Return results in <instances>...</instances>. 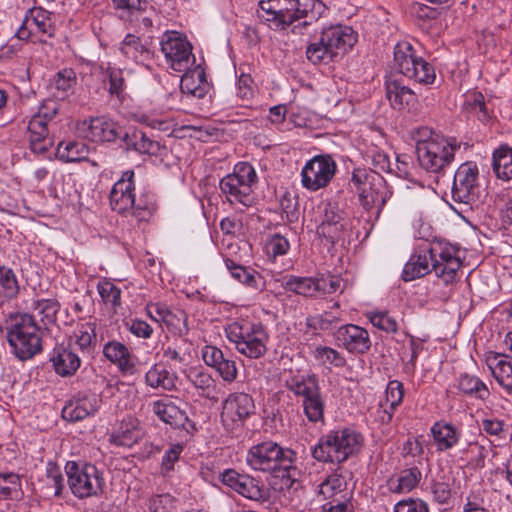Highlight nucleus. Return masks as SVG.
<instances>
[{"instance_id": "obj_1", "label": "nucleus", "mask_w": 512, "mask_h": 512, "mask_svg": "<svg viewBox=\"0 0 512 512\" xmlns=\"http://www.w3.org/2000/svg\"><path fill=\"white\" fill-rule=\"evenodd\" d=\"M459 248L445 242L421 245L405 264L402 278L412 281L433 271L447 285L456 281L462 267Z\"/></svg>"}, {"instance_id": "obj_2", "label": "nucleus", "mask_w": 512, "mask_h": 512, "mask_svg": "<svg viewBox=\"0 0 512 512\" xmlns=\"http://www.w3.org/2000/svg\"><path fill=\"white\" fill-rule=\"evenodd\" d=\"M3 331L10 352L20 361L31 360L43 349L44 332L29 313H10L4 320Z\"/></svg>"}, {"instance_id": "obj_3", "label": "nucleus", "mask_w": 512, "mask_h": 512, "mask_svg": "<svg viewBox=\"0 0 512 512\" xmlns=\"http://www.w3.org/2000/svg\"><path fill=\"white\" fill-rule=\"evenodd\" d=\"M326 10L320 0H262L257 11L259 19L273 29H285L295 21L308 17V10Z\"/></svg>"}, {"instance_id": "obj_4", "label": "nucleus", "mask_w": 512, "mask_h": 512, "mask_svg": "<svg viewBox=\"0 0 512 512\" xmlns=\"http://www.w3.org/2000/svg\"><path fill=\"white\" fill-rule=\"evenodd\" d=\"M362 442V435L352 429L330 431L319 439L312 455L320 462L343 463L359 451Z\"/></svg>"}, {"instance_id": "obj_5", "label": "nucleus", "mask_w": 512, "mask_h": 512, "mask_svg": "<svg viewBox=\"0 0 512 512\" xmlns=\"http://www.w3.org/2000/svg\"><path fill=\"white\" fill-rule=\"evenodd\" d=\"M225 333L235 349L249 359H259L267 352L269 336L260 323L235 321L227 325Z\"/></svg>"}, {"instance_id": "obj_6", "label": "nucleus", "mask_w": 512, "mask_h": 512, "mask_svg": "<svg viewBox=\"0 0 512 512\" xmlns=\"http://www.w3.org/2000/svg\"><path fill=\"white\" fill-rule=\"evenodd\" d=\"M257 181L254 167L248 162H240L235 165L232 173L220 180L219 188L231 205L247 208L254 202L252 186Z\"/></svg>"}, {"instance_id": "obj_7", "label": "nucleus", "mask_w": 512, "mask_h": 512, "mask_svg": "<svg viewBox=\"0 0 512 512\" xmlns=\"http://www.w3.org/2000/svg\"><path fill=\"white\" fill-rule=\"evenodd\" d=\"M295 452L284 449L275 442L267 441L252 446L247 453L246 462L255 471L273 472L277 469L288 471L295 460Z\"/></svg>"}, {"instance_id": "obj_8", "label": "nucleus", "mask_w": 512, "mask_h": 512, "mask_svg": "<svg viewBox=\"0 0 512 512\" xmlns=\"http://www.w3.org/2000/svg\"><path fill=\"white\" fill-rule=\"evenodd\" d=\"M393 66L399 73L420 84H432L436 78L434 67L417 56L414 47L407 41L395 45Z\"/></svg>"}, {"instance_id": "obj_9", "label": "nucleus", "mask_w": 512, "mask_h": 512, "mask_svg": "<svg viewBox=\"0 0 512 512\" xmlns=\"http://www.w3.org/2000/svg\"><path fill=\"white\" fill-rule=\"evenodd\" d=\"M66 475L71 492L80 499L97 496L103 491L102 473L92 464L66 461Z\"/></svg>"}, {"instance_id": "obj_10", "label": "nucleus", "mask_w": 512, "mask_h": 512, "mask_svg": "<svg viewBox=\"0 0 512 512\" xmlns=\"http://www.w3.org/2000/svg\"><path fill=\"white\" fill-rule=\"evenodd\" d=\"M459 148L456 139L421 144L416 152L419 165L427 172L438 173L453 161L454 153Z\"/></svg>"}, {"instance_id": "obj_11", "label": "nucleus", "mask_w": 512, "mask_h": 512, "mask_svg": "<svg viewBox=\"0 0 512 512\" xmlns=\"http://www.w3.org/2000/svg\"><path fill=\"white\" fill-rule=\"evenodd\" d=\"M479 169L476 163H462L454 174L451 195L453 201L473 205L479 197Z\"/></svg>"}, {"instance_id": "obj_12", "label": "nucleus", "mask_w": 512, "mask_h": 512, "mask_svg": "<svg viewBox=\"0 0 512 512\" xmlns=\"http://www.w3.org/2000/svg\"><path fill=\"white\" fill-rule=\"evenodd\" d=\"M161 50L170 67L177 72L186 71L195 61L190 43L175 31L164 35Z\"/></svg>"}, {"instance_id": "obj_13", "label": "nucleus", "mask_w": 512, "mask_h": 512, "mask_svg": "<svg viewBox=\"0 0 512 512\" xmlns=\"http://www.w3.org/2000/svg\"><path fill=\"white\" fill-rule=\"evenodd\" d=\"M336 165L330 156H315L301 171L302 185L316 191L328 185L335 174Z\"/></svg>"}, {"instance_id": "obj_14", "label": "nucleus", "mask_w": 512, "mask_h": 512, "mask_svg": "<svg viewBox=\"0 0 512 512\" xmlns=\"http://www.w3.org/2000/svg\"><path fill=\"white\" fill-rule=\"evenodd\" d=\"M75 132L79 137L92 142H111L123 137L120 127L105 117L78 121L75 125Z\"/></svg>"}, {"instance_id": "obj_15", "label": "nucleus", "mask_w": 512, "mask_h": 512, "mask_svg": "<svg viewBox=\"0 0 512 512\" xmlns=\"http://www.w3.org/2000/svg\"><path fill=\"white\" fill-rule=\"evenodd\" d=\"M334 337L337 345L350 353L365 354L371 348L369 332L355 324L340 326L335 332Z\"/></svg>"}, {"instance_id": "obj_16", "label": "nucleus", "mask_w": 512, "mask_h": 512, "mask_svg": "<svg viewBox=\"0 0 512 512\" xmlns=\"http://www.w3.org/2000/svg\"><path fill=\"white\" fill-rule=\"evenodd\" d=\"M47 112L41 111L34 114L27 125V139L30 149L35 154H44L53 141L49 136L50 125Z\"/></svg>"}, {"instance_id": "obj_17", "label": "nucleus", "mask_w": 512, "mask_h": 512, "mask_svg": "<svg viewBox=\"0 0 512 512\" xmlns=\"http://www.w3.org/2000/svg\"><path fill=\"white\" fill-rule=\"evenodd\" d=\"M134 190V172L128 170L123 173L110 191L109 200L112 210L120 214L129 212L134 203Z\"/></svg>"}, {"instance_id": "obj_18", "label": "nucleus", "mask_w": 512, "mask_h": 512, "mask_svg": "<svg viewBox=\"0 0 512 512\" xmlns=\"http://www.w3.org/2000/svg\"><path fill=\"white\" fill-rule=\"evenodd\" d=\"M320 37L335 57L346 53L357 42V35L354 30L345 25H331L322 30Z\"/></svg>"}, {"instance_id": "obj_19", "label": "nucleus", "mask_w": 512, "mask_h": 512, "mask_svg": "<svg viewBox=\"0 0 512 512\" xmlns=\"http://www.w3.org/2000/svg\"><path fill=\"white\" fill-rule=\"evenodd\" d=\"M345 221L342 212L334 204H325L323 218L317 227V234L334 244L342 236L345 229Z\"/></svg>"}, {"instance_id": "obj_20", "label": "nucleus", "mask_w": 512, "mask_h": 512, "mask_svg": "<svg viewBox=\"0 0 512 512\" xmlns=\"http://www.w3.org/2000/svg\"><path fill=\"white\" fill-rule=\"evenodd\" d=\"M358 198L360 204L367 211L374 208L377 213L383 208L388 198V191L385 187L384 179L379 175H372L371 183H366L358 189Z\"/></svg>"}, {"instance_id": "obj_21", "label": "nucleus", "mask_w": 512, "mask_h": 512, "mask_svg": "<svg viewBox=\"0 0 512 512\" xmlns=\"http://www.w3.org/2000/svg\"><path fill=\"white\" fill-rule=\"evenodd\" d=\"M485 362L497 383L512 395V357L490 351L485 355Z\"/></svg>"}, {"instance_id": "obj_22", "label": "nucleus", "mask_w": 512, "mask_h": 512, "mask_svg": "<svg viewBox=\"0 0 512 512\" xmlns=\"http://www.w3.org/2000/svg\"><path fill=\"white\" fill-rule=\"evenodd\" d=\"M254 409V401L249 394L232 393L224 401L222 418L242 422L254 412Z\"/></svg>"}, {"instance_id": "obj_23", "label": "nucleus", "mask_w": 512, "mask_h": 512, "mask_svg": "<svg viewBox=\"0 0 512 512\" xmlns=\"http://www.w3.org/2000/svg\"><path fill=\"white\" fill-rule=\"evenodd\" d=\"M104 356L117 365L123 375H134L137 372L134 357L126 345L119 341H110L103 347Z\"/></svg>"}, {"instance_id": "obj_24", "label": "nucleus", "mask_w": 512, "mask_h": 512, "mask_svg": "<svg viewBox=\"0 0 512 512\" xmlns=\"http://www.w3.org/2000/svg\"><path fill=\"white\" fill-rule=\"evenodd\" d=\"M489 451V447L478 441H468L458 448L454 457L463 466L471 469H482L485 467V459Z\"/></svg>"}, {"instance_id": "obj_25", "label": "nucleus", "mask_w": 512, "mask_h": 512, "mask_svg": "<svg viewBox=\"0 0 512 512\" xmlns=\"http://www.w3.org/2000/svg\"><path fill=\"white\" fill-rule=\"evenodd\" d=\"M152 411L161 421L173 428H185L186 423L189 421L186 411L169 398L154 401Z\"/></svg>"}, {"instance_id": "obj_26", "label": "nucleus", "mask_w": 512, "mask_h": 512, "mask_svg": "<svg viewBox=\"0 0 512 512\" xmlns=\"http://www.w3.org/2000/svg\"><path fill=\"white\" fill-rule=\"evenodd\" d=\"M143 437L140 422L133 417L124 419L110 435V442L116 446L131 447Z\"/></svg>"}, {"instance_id": "obj_27", "label": "nucleus", "mask_w": 512, "mask_h": 512, "mask_svg": "<svg viewBox=\"0 0 512 512\" xmlns=\"http://www.w3.org/2000/svg\"><path fill=\"white\" fill-rule=\"evenodd\" d=\"M68 409L70 410L66 421L76 422L83 420L98 410L97 397L89 393H78L66 404V410Z\"/></svg>"}, {"instance_id": "obj_28", "label": "nucleus", "mask_w": 512, "mask_h": 512, "mask_svg": "<svg viewBox=\"0 0 512 512\" xmlns=\"http://www.w3.org/2000/svg\"><path fill=\"white\" fill-rule=\"evenodd\" d=\"M287 389L296 397L308 400L321 392L316 374L295 375L286 380Z\"/></svg>"}, {"instance_id": "obj_29", "label": "nucleus", "mask_w": 512, "mask_h": 512, "mask_svg": "<svg viewBox=\"0 0 512 512\" xmlns=\"http://www.w3.org/2000/svg\"><path fill=\"white\" fill-rule=\"evenodd\" d=\"M183 72L180 84L182 92L197 98L204 97L209 88L204 69L197 65L193 69L189 67Z\"/></svg>"}, {"instance_id": "obj_30", "label": "nucleus", "mask_w": 512, "mask_h": 512, "mask_svg": "<svg viewBox=\"0 0 512 512\" xmlns=\"http://www.w3.org/2000/svg\"><path fill=\"white\" fill-rule=\"evenodd\" d=\"M31 310L32 313L29 314L33 315L35 320L39 317L37 322L45 332L51 330V326L56 325V314L60 310V304L54 299H37L33 300Z\"/></svg>"}, {"instance_id": "obj_31", "label": "nucleus", "mask_w": 512, "mask_h": 512, "mask_svg": "<svg viewBox=\"0 0 512 512\" xmlns=\"http://www.w3.org/2000/svg\"><path fill=\"white\" fill-rule=\"evenodd\" d=\"M178 377L162 363H156L145 374V383L153 389L172 391L176 388Z\"/></svg>"}, {"instance_id": "obj_32", "label": "nucleus", "mask_w": 512, "mask_h": 512, "mask_svg": "<svg viewBox=\"0 0 512 512\" xmlns=\"http://www.w3.org/2000/svg\"><path fill=\"white\" fill-rule=\"evenodd\" d=\"M121 20L136 23L148 9L154 10L146 0H112Z\"/></svg>"}, {"instance_id": "obj_33", "label": "nucleus", "mask_w": 512, "mask_h": 512, "mask_svg": "<svg viewBox=\"0 0 512 512\" xmlns=\"http://www.w3.org/2000/svg\"><path fill=\"white\" fill-rule=\"evenodd\" d=\"M386 96L394 109L402 110L416 101L415 93L396 80L386 82Z\"/></svg>"}, {"instance_id": "obj_34", "label": "nucleus", "mask_w": 512, "mask_h": 512, "mask_svg": "<svg viewBox=\"0 0 512 512\" xmlns=\"http://www.w3.org/2000/svg\"><path fill=\"white\" fill-rule=\"evenodd\" d=\"M319 285L318 278L294 275L285 277L282 282V287L285 290L305 297H319Z\"/></svg>"}, {"instance_id": "obj_35", "label": "nucleus", "mask_w": 512, "mask_h": 512, "mask_svg": "<svg viewBox=\"0 0 512 512\" xmlns=\"http://www.w3.org/2000/svg\"><path fill=\"white\" fill-rule=\"evenodd\" d=\"M129 149L140 154L160 155L162 146L159 142L151 140L144 132L134 130L131 134L125 132L122 137Z\"/></svg>"}, {"instance_id": "obj_36", "label": "nucleus", "mask_w": 512, "mask_h": 512, "mask_svg": "<svg viewBox=\"0 0 512 512\" xmlns=\"http://www.w3.org/2000/svg\"><path fill=\"white\" fill-rule=\"evenodd\" d=\"M431 433L440 451L451 449L460 439V432L448 423L436 422L431 428Z\"/></svg>"}, {"instance_id": "obj_37", "label": "nucleus", "mask_w": 512, "mask_h": 512, "mask_svg": "<svg viewBox=\"0 0 512 512\" xmlns=\"http://www.w3.org/2000/svg\"><path fill=\"white\" fill-rule=\"evenodd\" d=\"M188 381L198 390L199 396L215 399L217 396V383L211 374L204 371L193 370L188 374Z\"/></svg>"}, {"instance_id": "obj_38", "label": "nucleus", "mask_w": 512, "mask_h": 512, "mask_svg": "<svg viewBox=\"0 0 512 512\" xmlns=\"http://www.w3.org/2000/svg\"><path fill=\"white\" fill-rule=\"evenodd\" d=\"M20 292V284L15 271L0 265V298L2 301L15 299Z\"/></svg>"}, {"instance_id": "obj_39", "label": "nucleus", "mask_w": 512, "mask_h": 512, "mask_svg": "<svg viewBox=\"0 0 512 512\" xmlns=\"http://www.w3.org/2000/svg\"><path fill=\"white\" fill-rule=\"evenodd\" d=\"M493 169L497 178L512 180V148L501 146L493 154Z\"/></svg>"}, {"instance_id": "obj_40", "label": "nucleus", "mask_w": 512, "mask_h": 512, "mask_svg": "<svg viewBox=\"0 0 512 512\" xmlns=\"http://www.w3.org/2000/svg\"><path fill=\"white\" fill-rule=\"evenodd\" d=\"M22 494L20 476L14 472H0V500L18 499Z\"/></svg>"}, {"instance_id": "obj_41", "label": "nucleus", "mask_w": 512, "mask_h": 512, "mask_svg": "<svg viewBox=\"0 0 512 512\" xmlns=\"http://www.w3.org/2000/svg\"><path fill=\"white\" fill-rule=\"evenodd\" d=\"M120 51L129 59L136 62L150 58V51L139 37L128 34L121 43Z\"/></svg>"}, {"instance_id": "obj_42", "label": "nucleus", "mask_w": 512, "mask_h": 512, "mask_svg": "<svg viewBox=\"0 0 512 512\" xmlns=\"http://www.w3.org/2000/svg\"><path fill=\"white\" fill-rule=\"evenodd\" d=\"M25 19L36 34L48 35L49 37L54 35L55 28L52 25L48 13L41 8H33L29 10V15L25 16Z\"/></svg>"}, {"instance_id": "obj_43", "label": "nucleus", "mask_w": 512, "mask_h": 512, "mask_svg": "<svg viewBox=\"0 0 512 512\" xmlns=\"http://www.w3.org/2000/svg\"><path fill=\"white\" fill-rule=\"evenodd\" d=\"M458 389L466 395L485 400L490 392L485 383L476 376L464 374L458 379Z\"/></svg>"}, {"instance_id": "obj_44", "label": "nucleus", "mask_w": 512, "mask_h": 512, "mask_svg": "<svg viewBox=\"0 0 512 512\" xmlns=\"http://www.w3.org/2000/svg\"><path fill=\"white\" fill-rule=\"evenodd\" d=\"M156 211V203L153 195L142 194L138 198L134 196V203L130 213L138 222H147Z\"/></svg>"}, {"instance_id": "obj_45", "label": "nucleus", "mask_w": 512, "mask_h": 512, "mask_svg": "<svg viewBox=\"0 0 512 512\" xmlns=\"http://www.w3.org/2000/svg\"><path fill=\"white\" fill-rule=\"evenodd\" d=\"M241 479L235 490L237 493L255 501L266 500L268 491L263 484L248 475H244Z\"/></svg>"}, {"instance_id": "obj_46", "label": "nucleus", "mask_w": 512, "mask_h": 512, "mask_svg": "<svg viewBox=\"0 0 512 512\" xmlns=\"http://www.w3.org/2000/svg\"><path fill=\"white\" fill-rule=\"evenodd\" d=\"M420 479L421 472L417 468L403 470L397 480L390 482V490L394 493H408L418 485Z\"/></svg>"}, {"instance_id": "obj_47", "label": "nucleus", "mask_w": 512, "mask_h": 512, "mask_svg": "<svg viewBox=\"0 0 512 512\" xmlns=\"http://www.w3.org/2000/svg\"><path fill=\"white\" fill-rule=\"evenodd\" d=\"M306 58L312 64L319 65L328 64L336 57L332 53V50L325 43H322V38L320 37L318 41L307 46Z\"/></svg>"}, {"instance_id": "obj_48", "label": "nucleus", "mask_w": 512, "mask_h": 512, "mask_svg": "<svg viewBox=\"0 0 512 512\" xmlns=\"http://www.w3.org/2000/svg\"><path fill=\"white\" fill-rule=\"evenodd\" d=\"M301 406L304 415L310 422L318 423L324 421L325 401L321 392L308 400H301Z\"/></svg>"}, {"instance_id": "obj_49", "label": "nucleus", "mask_w": 512, "mask_h": 512, "mask_svg": "<svg viewBox=\"0 0 512 512\" xmlns=\"http://www.w3.org/2000/svg\"><path fill=\"white\" fill-rule=\"evenodd\" d=\"M225 265L234 279L247 286L257 288V273L254 270H249L246 267L237 264L232 259H226Z\"/></svg>"}, {"instance_id": "obj_50", "label": "nucleus", "mask_w": 512, "mask_h": 512, "mask_svg": "<svg viewBox=\"0 0 512 512\" xmlns=\"http://www.w3.org/2000/svg\"><path fill=\"white\" fill-rule=\"evenodd\" d=\"M313 356L322 364H330L337 368H341L346 365L345 357L336 349L328 346H317L313 350Z\"/></svg>"}, {"instance_id": "obj_51", "label": "nucleus", "mask_w": 512, "mask_h": 512, "mask_svg": "<svg viewBox=\"0 0 512 512\" xmlns=\"http://www.w3.org/2000/svg\"><path fill=\"white\" fill-rule=\"evenodd\" d=\"M93 339H95L94 329L90 325H87L82 327L78 333L69 336L68 347L72 350H76V347H78L82 352L89 351Z\"/></svg>"}, {"instance_id": "obj_52", "label": "nucleus", "mask_w": 512, "mask_h": 512, "mask_svg": "<svg viewBox=\"0 0 512 512\" xmlns=\"http://www.w3.org/2000/svg\"><path fill=\"white\" fill-rule=\"evenodd\" d=\"M346 488V482L344 478L337 474L333 473L329 475L320 485H319V493L325 498H333L335 495L343 492Z\"/></svg>"}, {"instance_id": "obj_53", "label": "nucleus", "mask_w": 512, "mask_h": 512, "mask_svg": "<svg viewBox=\"0 0 512 512\" xmlns=\"http://www.w3.org/2000/svg\"><path fill=\"white\" fill-rule=\"evenodd\" d=\"M98 292L106 304H111L115 308L121 305V290L112 282L100 281Z\"/></svg>"}, {"instance_id": "obj_54", "label": "nucleus", "mask_w": 512, "mask_h": 512, "mask_svg": "<svg viewBox=\"0 0 512 512\" xmlns=\"http://www.w3.org/2000/svg\"><path fill=\"white\" fill-rule=\"evenodd\" d=\"M183 449L184 447L182 444L174 443L165 451L161 462V473L163 475L166 476L174 470L175 464L179 461Z\"/></svg>"}, {"instance_id": "obj_55", "label": "nucleus", "mask_w": 512, "mask_h": 512, "mask_svg": "<svg viewBox=\"0 0 512 512\" xmlns=\"http://www.w3.org/2000/svg\"><path fill=\"white\" fill-rule=\"evenodd\" d=\"M368 318L373 326L385 332L395 333L398 330L397 321L387 312H371Z\"/></svg>"}, {"instance_id": "obj_56", "label": "nucleus", "mask_w": 512, "mask_h": 512, "mask_svg": "<svg viewBox=\"0 0 512 512\" xmlns=\"http://www.w3.org/2000/svg\"><path fill=\"white\" fill-rule=\"evenodd\" d=\"M290 248L289 241L279 234H274L269 237L265 244V249L268 256L276 258L277 256L285 255Z\"/></svg>"}, {"instance_id": "obj_57", "label": "nucleus", "mask_w": 512, "mask_h": 512, "mask_svg": "<svg viewBox=\"0 0 512 512\" xmlns=\"http://www.w3.org/2000/svg\"><path fill=\"white\" fill-rule=\"evenodd\" d=\"M89 147L83 141H72L66 144V162H79L86 160Z\"/></svg>"}, {"instance_id": "obj_58", "label": "nucleus", "mask_w": 512, "mask_h": 512, "mask_svg": "<svg viewBox=\"0 0 512 512\" xmlns=\"http://www.w3.org/2000/svg\"><path fill=\"white\" fill-rule=\"evenodd\" d=\"M403 396V384L397 380L390 381L385 392V404L389 405L392 409H396L402 403Z\"/></svg>"}, {"instance_id": "obj_59", "label": "nucleus", "mask_w": 512, "mask_h": 512, "mask_svg": "<svg viewBox=\"0 0 512 512\" xmlns=\"http://www.w3.org/2000/svg\"><path fill=\"white\" fill-rule=\"evenodd\" d=\"M394 512H430L428 504L419 498H408L399 501L395 507Z\"/></svg>"}, {"instance_id": "obj_60", "label": "nucleus", "mask_w": 512, "mask_h": 512, "mask_svg": "<svg viewBox=\"0 0 512 512\" xmlns=\"http://www.w3.org/2000/svg\"><path fill=\"white\" fill-rule=\"evenodd\" d=\"M225 382H233L238 375L237 366L234 360L223 358L215 367Z\"/></svg>"}, {"instance_id": "obj_61", "label": "nucleus", "mask_w": 512, "mask_h": 512, "mask_svg": "<svg viewBox=\"0 0 512 512\" xmlns=\"http://www.w3.org/2000/svg\"><path fill=\"white\" fill-rule=\"evenodd\" d=\"M148 316L154 320L155 322L161 323H169L171 316V311L165 304L161 303H150L146 307Z\"/></svg>"}, {"instance_id": "obj_62", "label": "nucleus", "mask_w": 512, "mask_h": 512, "mask_svg": "<svg viewBox=\"0 0 512 512\" xmlns=\"http://www.w3.org/2000/svg\"><path fill=\"white\" fill-rule=\"evenodd\" d=\"M46 477L51 481L54 488V495L59 496L62 493V473L60 467L54 462H48L46 467Z\"/></svg>"}, {"instance_id": "obj_63", "label": "nucleus", "mask_w": 512, "mask_h": 512, "mask_svg": "<svg viewBox=\"0 0 512 512\" xmlns=\"http://www.w3.org/2000/svg\"><path fill=\"white\" fill-rule=\"evenodd\" d=\"M318 283L320 284L319 297L326 294H333L336 291L343 292L344 283L341 279L337 277L326 278H318Z\"/></svg>"}, {"instance_id": "obj_64", "label": "nucleus", "mask_w": 512, "mask_h": 512, "mask_svg": "<svg viewBox=\"0 0 512 512\" xmlns=\"http://www.w3.org/2000/svg\"><path fill=\"white\" fill-rule=\"evenodd\" d=\"M126 325L128 330L139 338H150L153 333V328L146 321L140 319H132Z\"/></svg>"}]
</instances>
